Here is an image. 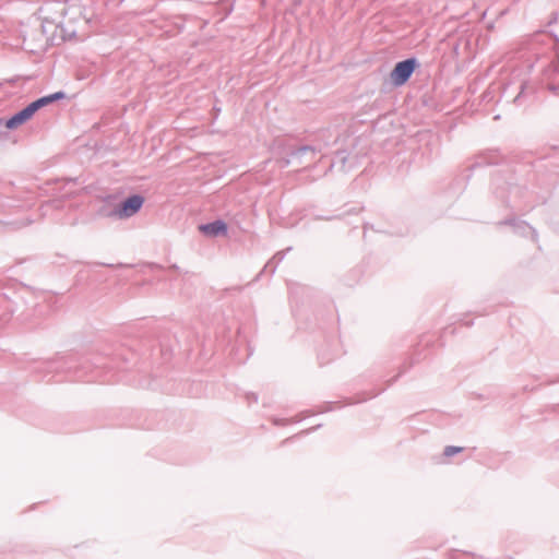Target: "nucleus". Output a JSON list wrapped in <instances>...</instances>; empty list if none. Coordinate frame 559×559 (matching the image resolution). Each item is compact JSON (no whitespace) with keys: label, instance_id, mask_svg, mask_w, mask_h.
Returning <instances> with one entry per match:
<instances>
[{"label":"nucleus","instance_id":"1","mask_svg":"<svg viewBox=\"0 0 559 559\" xmlns=\"http://www.w3.org/2000/svg\"><path fill=\"white\" fill-rule=\"evenodd\" d=\"M144 203V198L140 194H132L116 206L104 204L98 210L100 217L129 218L136 214Z\"/></svg>","mask_w":559,"mask_h":559},{"label":"nucleus","instance_id":"2","mask_svg":"<svg viewBox=\"0 0 559 559\" xmlns=\"http://www.w3.org/2000/svg\"><path fill=\"white\" fill-rule=\"evenodd\" d=\"M68 3L59 0L46 1L38 9L39 19L43 21L41 28L45 32V24L59 25L68 14Z\"/></svg>","mask_w":559,"mask_h":559},{"label":"nucleus","instance_id":"3","mask_svg":"<svg viewBox=\"0 0 559 559\" xmlns=\"http://www.w3.org/2000/svg\"><path fill=\"white\" fill-rule=\"evenodd\" d=\"M419 62L416 58H407L395 64L390 73V80L394 86L404 85L412 76Z\"/></svg>","mask_w":559,"mask_h":559},{"label":"nucleus","instance_id":"4","mask_svg":"<svg viewBox=\"0 0 559 559\" xmlns=\"http://www.w3.org/2000/svg\"><path fill=\"white\" fill-rule=\"evenodd\" d=\"M319 152L314 146L304 145L290 152L289 157L282 158L283 166H288L292 162H297L301 166L308 160H312L314 155Z\"/></svg>","mask_w":559,"mask_h":559},{"label":"nucleus","instance_id":"5","mask_svg":"<svg viewBox=\"0 0 559 559\" xmlns=\"http://www.w3.org/2000/svg\"><path fill=\"white\" fill-rule=\"evenodd\" d=\"M502 224L510 225L513 228L514 233L516 234H520L522 236H532L534 240H536L537 238L536 230L523 221L513 218L504 221Z\"/></svg>","mask_w":559,"mask_h":559},{"label":"nucleus","instance_id":"6","mask_svg":"<svg viewBox=\"0 0 559 559\" xmlns=\"http://www.w3.org/2000/svg\"><path fill=\"white\" fill-rule=\"evenodd\" d=\"M200 229L210 236L225 235L227 233V224L221 219L203 224Z\"/></svg>","mask_w":559,"mask_h":559},{"label":"nucleus","instance_id":"7","mask_svg":"<svg viewBox=\"0 0 559 559\" xmlns=\"http://www.w3.org/2000/svg\"><path fill=\"white\" fill-rule=\"evenodd\" d=\"M32 118L31 114L23 108L7 120V129H16Z\"/></svg>","mask_w":559,"mask_h":559},{"label":"nucleus","instance_id":"8","mask_svg":"<svg viewBox=\"0 0 559 559\" xmlns=\"http://www.w3.org/2000/svg\"><path fill=\"white\" fill-rule=\"evenodd\" d=\"M285 252L280 251L264 266L265 270H270L271 273L275 272L277 264L284 259Z\"/></svg>","mask_w":559,"mask_h":559},{"label":"nucleus","instance_id":"9","mask_svg":"<svg viewBox=\"0 0 559 559\" xmlns=\"http://www.w3.org/2000/svg\"><path fill=\"white\" fill-rule=\"evenodd\" d=\"M527 88V84L525 82H521L520 92L513 98V103L518 106L523 104V98L525 97V90Z\"/></svg>","mask_w":559,"mask_h":559},{"label":"nucleus","instance_id":"10","mask_svg":"<svg viewBox=\"0 0 559 559\" xmlns=\"http://www.w3.org/2000/svg\"><path fill=\"white\" fill-rule=\"evenodd\" d=\"M336 158L338 160H333V163L331 164V167H334V166L337 165V163H340L341 164V169L345 170L346 158H347L346 152L345 151L337 152L336 153Z\"/></svg>","mask_w":559,"mask_h":559},{"label":"nucleus","instance_id":"11","mask_svg":"<svg viewBox=\"0 0 559 559\" xmlns=\"http://www.w3.org/2000/svg\"><path fill=\"white\" fill-rule=\"evenodd\" d=\"M462 451H463V448H461V447L448 445L444 448L443 454H444V456L450 457V456H452L456 453H460Z\"/></svg>","mask_w":559,"mask_h":559},{"label":"nucleus","instance_id":"12","mask_svg":"<svg viewBox=\"0 0 559 559\" xmlns=\"http://www.w3.org/2000/svg\"><path fill=\"white\" fill-rule=\"evenodd\" d=\"M37 103L38 109L51 104L49 96H43L35 100Z\"/></svg>","mask_w":559,"mask_h":559},{"label":"nucleus","instance_id":"13","mask_svg":"<svg viewBox=\"0 0 559 559\" xmlns=\"http://www.w3.org/2000/svg\"><path fill=\"white\" fill-rule=\"evenodd\" d=\"M50 98V102L53 103L59 99H63L66 97V94L63 92H56L53 94L48 95Z\"/></svg>","mask_w":559,"mask_h":559},{"label":"nucleus","instance_id":"14","mask_svg":"<svg viewBox=\"0 0 559 559\" xmlns=\"http://www.w3.org/2000/svg\"><path fill=\"white\" fill-rule=\"evenodd\" d=\"M25 109L31 114V116L33 117L34 114L39 110L38 109V106H37V103L34 100L32 102L31 104H28Z\"/></svg>","mask_w":559,"mask_h":559},{"label":"nucleus","instance_id":"15","mask_svg":"<svg viewBox=\"0 0 559 559\" xmlns=\"http://www.w3.org/2000/svg\"><path fill=\"white\" fill-rule=\"evenodd\" d=\"M4 128L7 129V120H3L2 118H0V131Z\"/></svg>","mask_w":559,"mask_h":559},{"label":"nucleus","instance_id":"16","mask_svg":"<svg viewBox=\"0 0 559 559\" xmlns=\"http://www.w3.org/2000/svg\"><path fill=\"white\" fill-rule=\"evenodd\" d=\"M274 424L275 425H285L286 424V419H275Z\"/></svg>","mask_w":559,"mask_h":559},{"label":"nucleus","instance_id":"17","mask_svg":"<svg viewBox=\"0 0 559 559\" xmlns=\"http://www.w3.org/2000/svg\"><path fill=\"white\" fill-rule=\"evenodd\" d=\"M251 397H252L253 402L258 401V396L255 394H251Z\"/></svg>","mask_w":559,"mask_h":559}]
</instances>
